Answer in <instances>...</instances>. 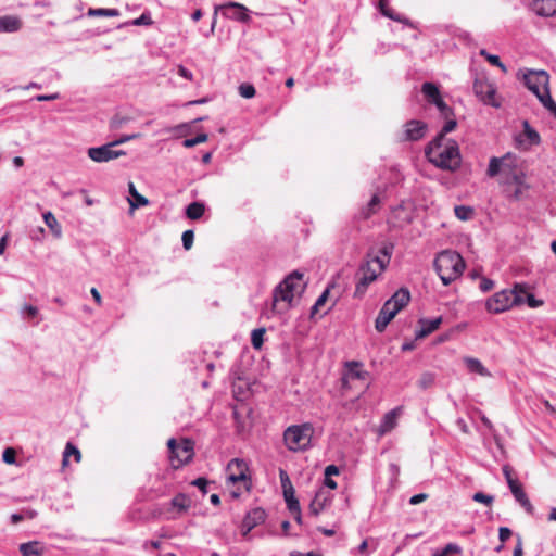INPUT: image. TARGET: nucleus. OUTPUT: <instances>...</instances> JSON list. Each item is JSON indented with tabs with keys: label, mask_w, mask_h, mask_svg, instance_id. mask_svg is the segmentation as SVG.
<instances>
[{
	"label": "nucleus",
	"mask_w": 556,
	"mask_h": 556,
	"mask_svg": "<svg viewBox=\"0 0 556 556\" xmlns=\"http://www.w3.org/2000/svg\"><path fill=\"white\" fill-rule=\"evenodd\" d=\"M204 212L205 205L202 202H192L186 207V215L192 220L201 218Z\"/></svg>",
	"instance_id": "c756f323"
},
{
	"label": "nucleus",
	"mask_w": 556,
	"mask_h": 556,
	"mask_svg": "<svg viewBox=\"0 0 556 556\" xmlns=\"http://www.w3.org/2000/svg\"><path fill=\"white\" fill-rule=\"evenodd\" d=\"M513 532L508 527H501L498 529V539L502 543H505L510 536Z\"/></svg>",
	"instance_id": "052dcab7"
},
{
	"label": "nucleus",
	"mask_w": 556,
	"mask_h": 556,
	"mask_svg": "<svg viewBox=\"0 0 556 556\" xmlns=\"http://www.w3.org/2000/svg\"><path fill=\"white\" fill-rule=\"evenodd\" d=\"M454 213L459 220L466 222L472 218L475 212L471 206L456 205L454 207Z\"/></svg>",
	"instance_id": "c9c22d12"
},
{
	"label": "nucleus",
	"mask_w": 556,
	"mask_h": 556,
	"mask_svg": "<svg viewBox=\"0 0 556 556\" xmlns=\"http://www.w3.org/2000/svg\"><path fill=\"white\" fill-rule=\"evenodd\" d=\"M522 126H523V135L527 140H528V143L529 146H539L541 143V137L539 135V132L531 127V125L529 124L528 121H523L522 123Z\"/></svg>",
	"instance_id": "7c9ffc66"
},
{
	"label": "nucleus",
	"mask_w": 556,
	"mask_h": 556,
	"mask_svg": "<svg viewBox=\"0 0 556 556\" xmlns=\"http://www.w3.org/2000/svg\"><path fill=\"white\" fill-rule=\"evenodd\" d=\"M220 11L222 14L229 20H233L240 23H249L251 21L249 9L235 1L226 2L222 5L215 7V12L213 16V22L211 25V33L214 31L215 25H216V18H217V12Z\"/></svg>",
	"instance_id": "6e6552de"
},
{
	"label": "nucleus",
	"mask_w": 556,
	"mask_h": 556,
	"mask_svg": "<svg viewBox=\"0 0 556 556\" xmlns=\"http://www.w3.org/2000/svg\"><path fill=\"white\" fill-rule=\"evenodd\" d=\"M378 9H379V12L392 20V21H395V22H399V23H402V24H405V25H409V20L399 13H396L390 5H389V2L388 0H379L378 1Z\"/></svg>",
	"instance_id": "5701e85b"
},
{
	"label": "nucleus",
	"mask_w": 556,
	"mask_h": 556,
	"mask_svg": "<svg viewBox=\"0 0 556 556\" xmlns=\"http://www.w3.org/2000/svg\"><path fill=\"white\" fill-rule=\"evenodd\" d=\"M22 28V21L15 15L0 16V33H16Z\"/></svg>",
	"instance_id": "b1692460"
},
{
	"label": "nucleus",
	"mask_w": 556,
	"mask_h": 556,
	"mask_svg": "<svg viewBox=\"0 0 556 556\" xmlns=\"http://www.w3.org/2000/svg\"><path fill=\"white\" fill-rule=\"evenodd\" d=\"M168 457L174 468H180L193 457V442L189 439L177 441L172 438L167 442Z\"/></svg>",
	"instance_id": "423d86ee"
},
{
	"label": "nucleus",
	"mask_w": 556,
	"mask_h": 556,
	"mask_svg": "<svg viewBox=\"0 0 556 556\" xmlns=\"http://www.w3.org/2000/svg\"><path fill=\"white\" fill-rule=\"evenodd\" d=\"M340 473V469L338 466L336 465H328L326 468H325V477H330L332 478V476H338Z\"/></svg>",
	"instance_id": "774afa93"
},
{
	"label": "nucleus",
	"mask_w": 556,
	"mask_h": 556,
	"mask_svg": "<svg viewBox=\"0 0 556 556\" xmlns=\"http://www.w3.org/2000/svg\"><path fill=\"white\" fill-rule=\"evenodd\" d=\"M464 363L469 372L478 374L481 377H491L490 370L481 363L480 359L466 356L464 357Z\"/></svg>",
	"instance_id": "a878e982"
},
{
	"label": "nucleus",
	"mask_w": 556,
	"mask_h": 556,
	"mask_svg": "<svg viewBox=\"0 0 556 556\" xmlns=\"http://www.w3.org/2000/svg\"><path fill=\"white\" fill-rule=\"evenodd\" d=\"M399 313V308H394L391 306L390 302H384L382 307L380 308L378 316L375 320V328L378 332H383L389 325V323Z\"/></svg>",
	"instance_id": "a211bd4d"
},
{
	"label": "nucleus",
	"mask_w": 556,
	"mask_h": 556,
	"mask_svg": "<svg viewBox=\"0 0 556 556\" xmlns=\"http://www.w3.org/2000/svg\"><path fill=\"white\" fill-rule=\"evenodd\" d=\"M231 466H236L238 468V473L229 475L227 477V482L228 483H233V484L238 483V482H243L244 483V489L247 491H250L251 480L247 476L248 467H247L245 463L242 459L235 458V459H232L229 463V468Z\"/></svg>",
	"instance_id": "6ab92c4d"
},
{
	"label": "nucleus",
	"mask_w": 556,
	"mask_h": 556,
	"mask_svg": "<svg viewBox=\"0 0 556 556\" xmlns=\"http://www.w3.org/2000/svg\"><path fill=\"white\" fill-rule=\"evenodd\" d=\"M392 249V247H383L377 253H367L365 261L358 268L354 298H363L368 287L386 270L391 260Z\"/></svg>",
	"instance_id": "f03ea898"
},
{
	"label": "nucleus",
	"mask_w": 556,
	"mask_h": 556,
	"mask_svg": "<svg viewBox=\"0 0 556 556\" xmlns=\"http://www.w3.org/2000/svg\"><path fill=\"white\" fill-rule=\"evenodd\" d=\"M314 427L311 422L291 425L283 431V443L292 453L306 452L312 447Z\"/></svg>",
	"instance_id": "39448f33"
},
{
	"label": "nucleus",
	"mask_w": 556,
	"mask_h": 556,
	"mask_svg": "<svg viewBox=\"0 0 556 556\" xmlns=\"http://www.w3.org/2000/svg\"><path fill=\"white\" fill-rule=\"evenodd\" d=\"M517 170V156L507 152L501 157L492 156L489 161L486 174L489 177H495L500 174L505 175Z\"/></svg>",
	"instance_id": "f8f14e48"
},
{
	"label": "nucleus",
	"mask_w": 556,
	"mask_h": 556,
	"mask_svg": "<svg viewBox=\"0 0 556 556\" xmlns=\"http://www.w3.org/2000/svg\"><path fill=\"white\" fill-rule=\"evenodd\" d=\"M410 301V293L407 288H400L387 302L391 303V306L399 308V312L405 307Z\"/></svg>",
	"instance_id": "393cba45"
},
{
	"label": "nucleus",
	"mask_w": 556,
	"mask_h": 556,
	"mask_svg": "<svg viewBox=\"0 0 556 556\" xmlns=\"http://www.w3.org/2000/svg\"><path fill=\"white\" fill-rule=\"evenodd\" d=\"M15 457H16V452L13 447H7L3 451L2 460L5 464H9V465L15 464Z\"/></svg>",
	"instance_id": "5fc2aeb1"
},
{
	"label": "nucleus",
	"mask_w": 556,
	"mask_h": 556,
	"mask_svg": "<svg viewBox=\"0 0 556 556\" xmlns=\"http://www.w3.org/2000/svg\"><path fill=\"white\" fill-rule=\"evenodd\" d=\"M43 220L55 238L62 235V227L51 212L43 213Z\"/></svg>",
	"instance_id": "473e14b6"
},
{
	"label": "nucleus",
	"mask_w": 556,
	"mask_h": 556,
	"mask_svg": "<svg viewBox=\"0 0 556 556\" xmlns=\"http://www.w3.org/2000/svg\"><path fill=\"white\" fill-rule=\"evenodd\" d=\"M318 501L319 500L316 496H314L309 504V511L314 516H318L325 509L324 506H321V504Z\"/></svg>",
	"instance_id": "4d7b16f0"
},
{
	"label": "nucleus",
	"mask_w": 556,
	"mask_h": 556,
	"mask_svg": "<svg viewBox=\"0 0 556 556\" xmlns=\"http://www.w3.org/2000/svg\"><path fill=\"white\" fill-rule=\"evenodd\" d=\"M191 498L186 493H177L168 503L163 504L162 514L167 520H176L191 507Z\"/></svg>",
	"instance_id": "9d476101"
},
{
	"label": "nucleus",
	"mask_w": 556,
	"mask_h": 556,
	"mask_svg": "<svg viewBox=\"0 0 556 556\" xmlns=\"http://www.w3.org/2000/svg\"><path fill=\"white\" fill-rule=\"evenodd\" d=\"M71 456L74 457V460L76 463L80 462V458H81L80 451L78 450V447L76 445H74L71 442H67L66 446L64 448V452H63V459H62L63 466L67 465Z\"/></svg>",
	"instance_id": "72a5a7b5"
},
{
	"label": "nucleus",
	"mask_w": 556,
	"mask_h": 556,
	"mask_svg": "<svg viewBox=\"0 0 556 556\" xmlns=\"http://www.w3.org/2000/svg\"><path fill=\"white\" fill-rule=\"evenodd\" d=\"M315 496L319 500L318 502L321 504V506H324V508L329 506L332 502V495L330 494L329 491H326L324 489L318 490L315 493Z\"/></svg>",
	"instance_id": "09e8293b"
},
{
	"label": "nucleus",
	"mask_w": 556,
	"mask_h": 556,
	"mask_svg": "<svg viewBox=\"0 0 556 556\" xmlns=\"http://www.w3.org/2000/svg\"><path fill=\"white\" fill-rule=\"evenodd\" d=\"M207 483H208L207 479L203 478V477L197 478L195 480H193L191 482V484L199 488L203 494H205L207 492V490H206Z\"/></svg>",
	"instance_id": "bf43d9fd"
},
{
	"label": "nucleus",
	"mask_w": 556,
	"mask_h": 556,
	"mask_svg": "<svg viewBox=\"0 0 556 556\" xmlns=\"http://www.w3.org/2000/svg\"><path fill=\"white\" fill-rule=\"evenodd\" d=\"M462 548L458 544L448 543L443 548L437 549L432 556H448L451 554H460Z\"/></svg>",
	"instance_id": "58836bf2"
},
{
	"label": "nucleus",
	"mask_w": 556,
	"mask_h": 556,
	"mask_svg": "<svg viewBox=\"0 0 556 556\" xmlns=\"http://www.w3.org/2000/svg\"><path fill=\"white\" fill-rule=\"evenodd\" d=\"M207 135L202 132V134H198L195 137L193 138H187L182 141V146L185 148H193L195 147L197 144H200V143H203L207 140Z\"/></svg>",
	"instance_id": "a18cd8bd"
},
{
	"label": "nucleus",
	"mask_w": 556,
	"mask_h": 556,
	"mask_svg": "<svg viewBox=\"0 0 556 556\" xmlns=\"http://www.w3.org/2000/svg\"><path fill=\"white\" fill-rule=\"evenodd\" d=\"M473 91L483 103L494 108L500 106V103L495 100L496 89L486 80L476 79L473 83Z\"/></svg>",
	"instance_id": "2eb2a0df"
},
{
	"label": "nucleus",
	"mask_w": 556,
	"mask_h": 556,
	"mask_svg": "<svg viewBox=\"0 0 556 556\" xmlns=\"http://www.w3.org/2000/svg\"><path fill=\"white\" fill-rule=\"evenodd\" d=\"M433 267L442 283L448 286L463 275L465 262L458 252L444 250L435 256Z\"/></svg>",
	"instance_id": "7ed1b4c3"
},
{
	"label": "nucleus",
	"mask_w": 556,
	"mask_h": 556,
	"mask_svg": "<svg viewBox=\"0 0 556 556\" xmlns=\"http://www.w3.org/2000/svg\"><path fill=\"white\" fill-rule=\"evenodd\" d=\"M493 287H494V281L492 279L483 277L480 280L479 288L482 292H488V291L492 290Z\"/></svg>",
	"instance_id": "13d9d810"
},
{
	"label": "nucleus",
	"mask_w": 556,
	"mask_h": 556,
	"mask_svg": "<svg viewBox=\"0 0 556 556\" xmlns=\"http://www.w3.org/2000/svg\"><path fill=\"white\" fill-rule=\"evenodd\" d=\"M370 377L369 371L364 369V364L358 361H346L343 364L341 389H351V382L354 380L366 381Z\"/></svg>",
	"instance_id": "9b49d317"
},
{
	"label": "nucleus",
	"mask_w": 556,
	"mask_h": 556,
	"mask_svg": "<svg viewBox=\"0 0 556 556\" xmlns=\"http://www.w3.org/2000/svg\"><path fill=\"white\" fill-rule=\"evenodd\" d=\"M525 302H527V304L532 308L539 307L540 305L543 304V302L541 300H538L532 293L527 294V298H525Z\"/></svg>",
	"instance_id": "e2e57ef3"
},
{
	"label": "nucleus",
	"mask_w": 556,
	"mask_h": 556,
	"mask_svg": "<svg viewBox=\"0 0 556 556\" xmlns=\"http://www.w3.org/2000/svg\"><path fill=\"white\" fill-rule=\"evenodd\" d=\"M21 315L23 318L35 317V306L25 304L21 311Z\"/></svg>",
	"instance_id": "69168bd1"
},
{
	"label": "nucleus",
	"mask_w": 556,
	"mask_h": 556,
	"mask_svg": "<svg viewBox=\"0 0 556 556\" xmlns=\"http://www.w3.org/2000/svg\"><path fill=\"white\" fill-rule=\"evenodd\" d=\"M402 413V407L397 406L382 417L379 428H378V434L380 437L391 432L396 426H397V418Z\"/></svg>",
	"instance_id": "aec40b11"
},
{
	"label": "nucleus",
	"mask_w": 556,
	"mask_h": 556,
	"mask_svg": "<svg viewBox=\"0 0 556 556\" xmlns=\"http://www.w3.org/2000/svg\"><path fill=\"white\" fill-rule=\"evenodd\" d=\"M505 177V184H514L518 187L523 185L525 175L521 170H515L508 174L503 175Z\"/></svg>",
	"instance_id": "e433bc0d"
},
{
	"label": "nucleus",
	"mask_w": 556,
	"mask_h": 556,
	"mask_svg": "<svg viewBox=\"0 0 556 556\" xmlns=\"http://www.w3.org/2000/svg\"><path fill=\"white\" fill-rule=\"evenodd\" d=\"M515 501L526 510L527 514L533 515L534 514V506L530 502L527 493L525 490H520L519 492H516L513 494Z\"/></svg>",
	"instance_id": "2f4dec72"
},
{
	"label": "nucleus",
	"mask_w": 556,
	"mask_h": 556,
	"mask_svg": "<svg viewBox=\"0 0 556 556\" xmlns=\"http://www.w3.org/2000/svg\"><path fill=\"white\" fill-rule=\"evenodd\" d=\"M128 191L132 199H129V205L132 210L147 206L149 204V200L140 194L138 190L136 189V186L134 182H128Z\"/></svg>",
	"instance_id": "bb28decb"
},
{
	"label": "nucleus",
	"mask_w": 556,
	"mask_h": 556,
	"mask_svg": "<svg viewBox=\"0 0 556 556\" xmlns=\"http://www.w3.org/2000/svg\"><path fill=\"white\" fill-rule=\"evenodd\" d=\"M433 104L443 117L448 118L454 115L452 108L444 102L442 97H440Z\"/></svg>",
	"instance_id": "c03bdc74"
},
{
	"label": "nucleus",
	"mask_w": 556,
	"mask_h": 556,
	"mask_svg": "<svg viewBox=\"0 0 556 556\" xmlns=\"http://www.w3.org/2000/svg\"><path fill=\"white\" fill-rule=\"evenodd\" d=\"M434 380H435V376H434V374L427 371V372H424V374L420 376V378H419V380H418L417 384H418V387H419L421 390H427V389H429L430 387H432V386H433Z\"/></svg>",
	"instance_id": "a19ab883"
},
{
	"label": "nucleus",
	"mask_w": 556,
	"mask_h": 556,
	"mask_svg": "<svg viewBox=\"0 0 556 556\" xmlns=\"http://www.w3.org/2000/svg\"><path fill=\"white\" fill-rule=\"evenodd\" d=\"M20 551L24 556L35 555V541H29L20 545Z\"/></svg>",
	"instance_id": "6e6d98bb"
},
{
	"label": "nucleus",
	"mask_w": 556,
	"mask_h": 556,
	"mask_svg": "<svg viewBox=\"0 0 556 556\" xmlns=\"http://www.w3.org/2000/svg\"><path fill=\"white\" fill-rule=\"evenodd\" d=\"M480 55L483 56L491 65L500 67L506 72V66L503 64L498 55L489 53L485 49L480 50Z\"/></svg>",
	"instance_id": "4c0bfd02"
},
{
	"label": "nucleus",
	"mask_w": 556,
	"mask_h": 556,
	"mask_svg": "<svg viewBox=\"0 0 556 556\" xmlns=\"http://www.w3.org/2000/svg\"><path fill=\"white\" fill-rule=\"evenodd\" d=\"M520 305L519 298L514 295V291L503 289L485 301V308L489 313L501 314L514 306Z\"/></svg>",
	"instance_id": "0eeeda50"
},
{
	"label": "nucleus",
	"mask_w": 556,
	"mask_h": 556,
	"mask_svg": "<svg viewBox=\"0 0 556 556\" xmlns=\"http://www.w3.org/2000/svg\"><path fill=\"white\" fill-rule=\"evenodd\" d=\"M428 126L419 119H410L404 125V140L418 141L422 139L427 132Z\"/></svg>",
	"instance_id": "f3484780"
},
{
	"label": "nucleus",
	"mask_w": 556,
	"mask_h": 556,
	"mask_svg": "<svg viewBox=\"0 0 556 556\" xmlns=\"http://www.w3.org/2000/svg\"><path fill=\"white\" fill-rule=\"evenodd\" d=\"M177 74L187 79V80H192L193 79V74L190 70H188L187 67H185L184 65H179L178 68H177Z\"/></svg>",
	"instance_id": "680f3d73"
},
{
	"label": "nucleus",
	"mask_w": 556,
	"mask_h": 556,
	"mask_svg": "<svg viewBox=\"0 0 556 556\" xmlns=\"http://www.w3.org/2000/svg\"><path fill=\"white\" fill-rule=\"evenodd\" d=\"M193 239H194L193 230L189 229V230L184 231L181 240H182V247L185 248V250H189L192 247Z\"/></svg>",
	"instance_id": "603ef678"
},
{
	"label": "nucleus",
	"mask_w": 556,
	"mask_h": 556,
	"mask_svg": "<svg viewBox=\"0 0 556 556\" xmlns=\"http://www.w3.org/2000/svg\"><path fill=\"white\" fill-rule=\"evenodd\" d=\"M428 161L443 170L455 172L460 167L462 155L458 143L437 135L425 149Z\"/></svg>",
	"instance_id": "f257e3e1"
},
{
	"label": "nucleus",
	"mask_w": 556,
	"mask_h": 556,
	"mask_svg": "<svg viewBox=\"0 0 556 556\" xmlns=\"http://www.w3.org/2000/svg\"><path fill=\"white\" fill-rule=\"evenodd\" d=\"M239 94L244 99H251L255 96L256 90L252 84L243 83L238 88Z\"/></svg>",
	"instance_id": "de8ad7c7"
},
{
	"label": "nucleus",
	"mask_w": 556,
	"mask_h": 556,
	"mask_svg": "<svg viewBox=\"0 0 556 556\" xmlns=\"http://www.w3.org/2000/svg\"><path fill=\"white\" fill-rule=\"evenodd\" d=\"M380 204V198L378 194H374L368 202L366 208L363 211V215L365 218H368L370 215L377 212L378 206Z\"/></svg>",
	"instance_id": "37998d69"
},
{
	"label": "nucleus",
	"mask_w": 556,
	"mask_h": 556,
	"mask_svg": "<svg viewBox=\"0 0 556 556\" xmlns=\"http://www.w3.org/2000/svg\"><path fill=\"white\" fill-rule=\"evenodd\" d=\"M421 92L426 100L432 104L441 97V92L438 86L430 81H426L422 84Z\"/></svg>",
	"instance_id": "cd10ccee"
},
{
	"label": "nucleus",
	"mask_w": 556,
	"mask_h": 556,
	"mask_svg": "<svg viewBox=\"0 0 556 556\" xmlns=\"http://www.w3.org/2000/svg\"><path fill=\"white\" fill-rule=\"evenodd\" d=\"M457 126V122L452 116L446 118V122L442 126L441 131L438 135H442L443 137H446V134L453 131Z\"/></svg>",
	"instance_id": "8fccbe9b"
},
{
	"label": "nucleus",
	"mask_w": 556,
	"mask_h": 556,
	"mask_svg": "<svg viewBox=\"0 0 556 556\" xmlns=\"http://www.w3.org/2000/svg\"><path fill=\"white\" fill-rule=\"evenodd\" d=\"M530 8L539 16L556 15V0H531Z\"/></svg>",
	"instance_id": "412c9836"
},
{
	"label": "nucleus",
	"mask_w": 556,
	"mask_h": 556,
	"mask_svg": "<svg viewBox=\"0 0 556 556\" xmlns=\"http://www.w3.org/2000/svg\"><path fill=\"white\" fill-rule=\"evenodd\" d=\"M304 275L299 270L290 273L281 282H279L273 291V309H276L279 303H286L288 308L294 296L300 295L305 288L303 281Z\"/></svg>",
	"instance_id": "20e7f679"
},
{
	"label": "nucleus",
	"mask_w": 556,
	"mask_h": 556,
	"mask_svg": "<svg viewBox=\"0 0 556 556\" xmlns=\"http://www.w3.org/2000/svg\"><path fill=\"white\" fill-rule=\"evenodd\" d=\"M153 24V20L151 13L149 11H144L139 17L122 23L117 26L118 29H122L126 26H150Z\"/></svg>",
	"instance_id": "c85d7f7f"
},
{
	"label": "nucleus",
	"mask_w": 556,
	"mask_h": 556,
	"mask_svg": "<svg viewBox=\"0 0 556 556\" xmlns=\"http://www.w3.org/2000/svg\"><path fill=\"white\" fill-rule=\"evenodd\" d=\"M508 488H509L511 494H515L516 492H519L520 490L523 489L521 482L518 479L509 480Z\"/></svg>",
	"instance_id": "338daca9"
},
{
	"label": "nucleus",
	"mask_w": 556,
	"mask_h": 556,
	"mask_svg": "<svg viewBox=\"0 0 556 556\" xmlns=\"http://www.w3.org/2000/svg\"><path fill=\"white\" fill-rule=\"evenodd\" d=\"M121 12L117 9H104V8H98L93 9L90 8L87 12V15L90 17H115L119 16Z\"/></svg>",
	"instance_id": "f704fd0d"
},
{
	"label": "nucleus",
	"mask_w": 556,
	"mask_h": 556,
	"mask_svg": "<svg viewBox=\"0 0 556 556\" xmlns=\"http://www.w3.org/2000/svg\"><path fill=\"white\" fill-rule=\"evenodd\" d=\"M442 324V316L429 319V318H420L419 325L420 328L416 331V339H422L433 331H435L440 325Z\"/></svg>",
	"instance_id": "4be33fe9"
},
{
	"label": "nucleus",
	"mask_w": 556,
	"mask_h": 556,
	"mask_svg": "<svg viewBox=\"0 0 556 556\" xmlns=\"http://www.w3.org/2000/svg\"><path fill=\"white\" fill-rule=\"evenodd\" d=\"M266 517H267V514H266L265 509H263L261 507H255V508L249 510L242 520V526H241L242 535L247 536L255 527L265 522Z\"/></svg>",
	"instance_id": "dca6fc26"
},
{
	"label": "nucleus",
	"mask_w": 556,
	"mask_h": 556,
	"mask_svg": "<svg viewBox=\"0 0 556 556\" xmlns=\"http://www.w3.org/2000/svg\"><path fill=\"white\" fill-rule=\"evenodd\" d=\"M528 285L527 283H515L511 289H508L509 291H514V295L519 298L520 305L525 303V298H527L528 292Z\"/></svg>",
	"instance_id": "ea45409f"
},
{
	"label": "nucleus",
	"mask_w": 556,
	"mask_h": 556,
	"mask_svg": "<svg viewBox=\"0 0 556 556\" xmlns=\"http://www.w3.org/2000/svg\"><path fill=\"white\" fill-rule=\"evenodd\" d=\"M545 109H547L555 117H556V103L555 101L553 100L551 93H547L545 91V94H544V101H543V104H542Z\"/></svg>",
	"instance_id": "864d4df0"
},
{
	"label": "nucleus",
	"mask_w": 556,
	"mask_h": 556,
	"mask_svg": "<svg viewBox=\"0 0 556 556\" xmlns=\"http://www.w3.org/2000/svg\"><path fill=\"white\" fill-rule=\"evenodd\" d=\"M279 479L282 488L283 498L287 505V508L290 511H298L300 506V502L295 497V490L292 485V482L286 470H279Z\"/></svg>",
	"instance_id": "4468645a"
},
{
	"label": "nucleus",
	"mask_w": 556,
	"mask_h": 556,
	"mask_svg": "<svg viewBox=\"0 0 556 556\" xmlns=\"http://www.w3.org/2000/svg\"><path fill=\"white\" fill-rule=\"evenodd\" d=\"M264 328L254 329L251 333V343L254 349H261L264 342Z\"/></svg>",
	"instance_id": "79ce46f5"
},
{
	"label": "nucleus",
	"mask_w": 556,
	"mask_h": 556,
	"mask_svg": "<svg viewBox=\"0 0 556 556\" xmlns=\"http://www.w3.org/2000/svg\"><path fill=\"white\" fill-rule=\"evenodd\" d=\"M523 547H522V539L519 534L516 535V546L513 552V556H522Z\"/></svg>",
	"instance_id": "0e129e2a"
},
{
	"label": "nucleus",
	"mask_w": 556,
	"mask_h": 556,
	"mask_svg": "<svg viewBox=\"0 0 556 556\" xmlns=\"http://www.w3.org/2000/svg\"><path fill=\"white\" fill-rule=\"evenodd\" d=\"M124 154L123 150H115L112 142L88 149V156L97 163L109 162Z\"/></svg>",
	"instance_id": "ddd939ff"
},
{
	"label": "nucleus",
	"mask_w": 556,
	"mask_h": 556,
	"mask_svg": "<svg viewBox=\"0 0 556 556\" xmlns=\"http://www.w3.org/2000/svg\"><path fill=\"white\" fill-rule=\"evenodd\" d=\"M472 500L475 502L482 503V504L490 506L494 501V496L485 494L483 492H477L473 494Z\"/></svg>",
	"instance_id": "3c124183"
},
{
	"label": "nucleus",
	"mask_w": 556,
	"mask_h": 556,
	"mask_svg": "<svg viewBox=\"0 0 556 556\" xmlns=\"http://www.w3.org/2000/svg\"><path fill=\"white\" fill-rule=\"evenodd\" d=\"M523 81L527 88L532 91L543 104L545 91L551 93L548 88V74L545 71H529L523 75Z\"/></svg>",
	"instance_id": "1a4fd4ad"
},
{
	"label": "nucleus",
	"mask_w": 556,
	"mask_h": 556,
	"mask_svg": "<svg viewBox=\"0 0 556 556\" xmlns=\"http://www.w3.org/2000/svg\"><path fill=\"white\" fill-rule=\"evenodd\" d=\"M329 293H330V287H327L321 292V294L317 298L315 304L311 308L312 316H314L317 313L318 308L326 303V301L328 300Z\"/></svg>",
	"instance_id": "49530a36"
}]
</instances>
